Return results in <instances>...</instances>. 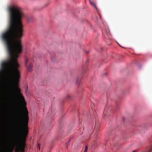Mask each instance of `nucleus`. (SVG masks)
Segmentation results:
<instances>
[{"instance_id": "nucleus-1", "label": "nucleus", "mask_w": 152, "mask_h": 152, "mask_svg": "<svg viewBox=\"0 0 152 152\" xmlns=\"http://www.w3.org/2000/svg\"><path fill=\"white\" fill-rule=\"evenodd\" d=\"M21 91H10V152H24L28 113Z\"/></svg>"}, {"instance_id": "nucleus-2", "label": "nucleus", "mask_w": 152, "mask_h": 152, "mask_svg": "<svg viewBox=\"0 0 152 152\" xmlns=\"http://www.w3.org/2000/svg\"><path fill=\"white\" fill-rule=\"evenodd\" d=\"M25 16L19 7L10 4V66H19L18 60L23 51L21 39L23 31L22 20Z\"/></svg>"}, {"instance_id": "nucleus-3", "label": "nucleus", "mask_w": 152, "mask_h": 152, "mask_svg": "<svg viewBox=\"0 0 152 152\" xmlns=\"http://www.w3.org/2000/svg\"><path fill=\"white\" fill-rule=\"evenodd\" d=\"M8 13L9 18L7 28L1 35V37L3 41L7 55V58L1 63L0 66H10V7L7 9Z\"/></svg>"}, {"instance_id": "nucleus-4", "label": "nucleus", "mask_w": 152, "mask_h": 152, "mask_svg": "<svg viewBox=\"0 0 152 152\" xmlns=\"http://www.w3.org/2000/svg\"><path fill=\"white\" fill-rule=\"evenodd\" d=\"M7 68L8 70V126H10V67H1Z\"/></svg>"}, {"instance_id": "nucleus-5", "label": "nucleus", "mask_w": 152, "mask_h": 152, "mask_svg": "<svg viewBox=\"0 0 152 152\" xmlns=\"http://www.w3.org/2000/svg\"><path fill=\"white\" fill-rule=\"evenodd\" d=\"M25 64L26 66L30 67L33 66V64L29 61L28 59V58H26Z\"/></svg>"}, {"instance_id": "nucleus-6", "label": "nucleus", "mask_w": 152, "mask_h": 152, "mask_svg": "<svg viewBox=\"0 0 152 152\" xmlns=\"http://www.w3.org/2000/svg\"><path fill=\"white\" fill-rule=\"evenodd\" d=\"M1 74V73L0 72V90L2 89L3 86V80Z\"/></svg>"}, {"instance_id": "nucleus-7", "label": "nucleus", "mask_w": 152, "mask_h": 152, "mask_svg": "<svg viewBox=\"0 0 152 152\" xmlns=\"http://www.w3.org/2000/svg\"><path fill=\"white\" fill-rule=\"evenodd\" d=\"M51 60L53 62H56L57 59V57L56 55H55L54 56H51Z\"/></svg>"}, {"instance_id": "nucleus-8", "label": "nucleus", "mask_w": 152, "mask_h": 152, "mask_svg": "<svg viewBox=\"0 0 152 152\" xmlns=\"http://www.w3.org/2000/svg\"><path fill=\"white\" fill-rule=\"evenodd\" d=\"M89 1H90V2L91 4L92 5V6H93V7L94 8L96 9H97L96 7V5H95V3L94 2L91 1L90 0Z\"/></svg>"}, {"instance_id": "nucleus-9", "label": "nucleus", "mask_w": 152, "mask_h": 152, "mask_svg": "<svg viewBox=\"0 0 152 152\" xmlns=\"http://www.w3.org/2000/svg\"><path fill=\"white\" fill-rule=\"evenodd\" d=\"M152 150V145L151 146V148H150V149L148 150L144 151H142V152H151V151Z\"/></svg>"}, {"instance_id": "nucleus-10", "label": "nucleus", "mask_w": 152, "mask_h": 152, "mask_svg": "<svg viewBox=\"0 0 152 152\" xmlns=\"http://www.w3.org/2000/svg\"><path fill=\"white\" fill-rule=\"evenodd\" d=\"M80 78H77L76 80V83L77 85H79L80 82Z\"/></svg>"}, {"instance_id": "nucleus-11", "label": "nucleus", "mask_w": 152, "mask_h": 152, "mask_svg": "<svg viewBox=\"0 0 152 152\" xmlns=\"http://www.w3.org/2000/svg\"><path fill=\"white\" fill-rule=\"evenodd\" d=\"M106 113H107V110H106V108H105L104 110V118H105V117L106 116Z\"/></svg>"}, {"instance_id": "nucleus-12", "label": "nucleus", "mask_w": 152, "mask_h": 152, "mask_svg": "<svg viewBox=\"0 0 152 152\" xmlns=\"http://www.w3.org/2000/svg\"><path fill=\"white\" fill-rule=\"evenodd\" d=\"M32 67H28V70L30 72L31 71L32 69Z\"/></svg>"}, {"instance_id": "nucleus-13", "label": "nucleus", "mask_w": 152, "mask_h": 152, "mask_svg": "<svg viewBox=\"0 0 152 152\" xmlns=\"http://www.w3.org/2000/svg\"><path fill=\"white\" fill-rule=\"evenodd\" d=\"M87 149H88V147L87 146H86L85 147V151L84 152H87Z\"/></svg>"}, {"instance_id": "nucleus-14", "label": "nucleus", "mask_w": 152, "mask_h": 152, "mask_svg": "<svg viewBox=\"0 0 152 152\" xmlns=\"http://www.w3.org/2000/svg\"><path fill=\"white\" fill-rule=\"evenodd\" d=\"M67 98L68 99L70 98H71V96L69 94H68L67 96Z\"/></svg>"}, {"instance_id": "nucleus-15", "label": "nucleus", "mask_w": 152, "mask_h": 152, "mask_svg": "<svg viewBox=\"0 0 152 152\" xmlns=\"http://www.w3.org/2000/svg\"><path fill=\"white\" fill-rule=\"evenodd\" d=\"M38 147L39 149H39H40V144L38 143Z\"/></svg>"}, {"instance_id": "nucleus-16", "label": "nucleus", "mask_w": 152, "mask_h": 152, "mask_svg": "<svg viewBox=\"0 0 152 152\" xmlns=\"http://www.w3.org/2000/svg\"><path fill=\"white\" fill-rule=\"evenodd\" d=\"M49 5V4H48V3H47L46 4H45V7H46V6H48Z\"/></svg>"}, {"instance_id": "nucleus-17", "label": "nucleus", "mask_w": 152, "mask_h": 152, "mask_svg": "<svg viewBox=\"0 0 152 152\" xmlns=\"http://www.w3.org/2000/svg\"><path fill=\"white\" fill-rule=\"evenodd\" d=\"M137 150H134L132 152H137Z\"/></svg>"}, {"instance_id": "nucleus-18", "label": "nucleus", "mask_w": 152, "mask_h": 152, "mask_svg": "<svg viewBox=\"0 0 152 152\" xmlns=\"http://www.w3.org/2000/svg\"><path fill=\"white\" fill-rule=\"evenodd\" d=\"M70 140H69L68 141V142H67V143L68 144H69V142H70Z\"/></svg>"}, {"instance_id": "nucleus-19", "label": "nucleus", "mask_w": 152, "mask_h": 152, "mask_svg": "<svg viewBox=\"0 0 152 152\" xmlns=\"http://www.w3.org/2000/svg\"><path fill=\"white\" fill-rule=\"evenodd\" d=\"M107 35L108 36H109V35H110V33H109L108 34H107Z\"/></svg>"}]
</instances>
